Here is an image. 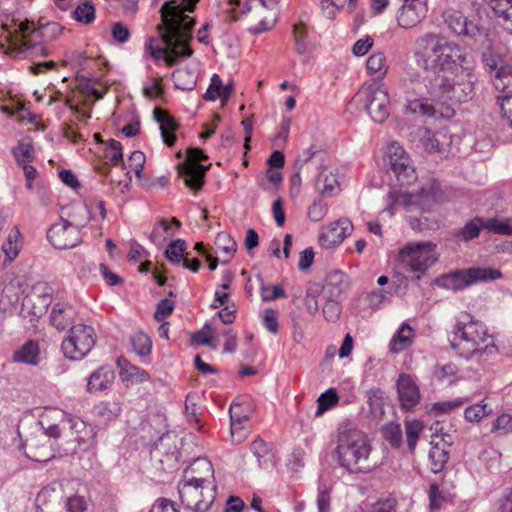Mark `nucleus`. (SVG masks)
Masks as SVG:
<instances>
[{
	"instance_id": "nucleus-1",
	"label": "nucleus",
	"mask_w": 512,
	"mask_h": 512,
	"mask_svg": "<svg viewBox=\"0 0 512 512\" xmlns=\"http://www.w3.org/2000/svg\"><path fill=\"white\" fill-rule=\"evenodd\" d=\"M163 23L162 41L165 47H154L156 41L150 38L146 50L155 60H164L167 66H173L179 59L192 56L193 50L189 44L192 40V29L195 20L188 14H184L183 7L175 1H168L161 7Z\"/></svg>"
},
{
	"instance_id": "nucleus-2",
	"label": "nucleus",
	"mask_w": 512,
	"mask_h": 512,
	"mask_svg": "<svg viewBox=\"0 0 512 512\" xmlns=\"http://www.w3.org/2000/svg\"><path fill=\"white\" fill-rule=\"evenodd\" d=\"M416 61L428 75L447 74L458 68L470 69L472 56L460 45L435 33H426L415 41Z\"/></svg>"
},
{
	"instance_id": "nucleus-3",
	"label": "nucleus",
	"mask_w": 512,
	"mask_h": 512,
	"mask_svg": "<svg viewBox=\"0 0 512 512\" xmlns=\"http://www.w3.org/2000/svg\"><path fill=\"white\" fill-rule=\"evenodd\" d=\"M451 333V347L466 359L497 351L486 325L467 312L460 313Z\"/></svg>"
},
{
	"instance_id": "nucleus-4",
	"label": "nucleus",
	"mask_w": 512,
	"mask_h": 512,
	"mask_svg": "<svg viewBox=\"0 0 512 512\" xmlns=\"http://www.w3.org/2000/svg\"><path fill=\"white\" fill-rule=\"evenodd\" d=\"M370 452V444L362 431L352 428L339 430L336 454L341 467L351 473L370 471Z\"/></svg>"
},
{
	"instance_id": "nucleus-5",
	"label": "nucleus",
	"mask_w": 512,
	"mask_h": 512,
	"mask_svg": "<svg viewBox=\"0 0 512 512\" xmlns=\"http://www.w3.org/2000/svg\"><path fill=\"white\" fill-rule=\"evenodd\" d=\"M424 86L429 99L441 106L450 107L471 100L475 94L470 76L455 80L447 74L427 75Z\"/></svg>"
},
{
	"instance_id": "nucleus-6",
	"label": "nucleus",
	"mask_w": 512,
	"mask_h": 512,
	"mask_svg": "<svg viewBox=\"0 0 512 512\" xmlns=\"http://www.w3.org/2000/svg\"><path fill=\"white\" fill-rule=\"evenodd\" d=\"M15 30L10 33L7 41L12 53L21 54L26 50L34 48L38 43L51 42L56 40L62 33L63 28L57 22H48L36 26L32 20L15 22Z\"/></svg>"
},
{
	"instance_id": "nucleus-7",
	"label": "nucleus",
	"mask_w": 512,
	"mask_h": 512,
	"mask_svg": "<svg viewBox=\"0 0 512 512\" xmlns=\"http://www.w3.org/2000/svg\"><path fill=\"white\" fill-rule=\"evenodd\" d=\"M350 107H361L376 123H383L390 114V97L379 82L365 83L352 97Z\"/></svg>"
},
{
	"instance_id": "nucleus-8",
	"label": "nucleus",
	"mask_w": 512,
	"mask_h": 512,
	"mask_svg": "<svg viewBox=\"0 0 512 512\" xmlns=\"http://www.w3.org/2000/svg\"><path fill=\"white\" fill-rule=\"evenodd\" d=\"M436 248L431 241L409 242L399 250V263L404 270L417 273V279H420L437 262Z\"/></svg>"
},
{
	"instance_id": "nucleus-9",
	"label": "nucleus",
	"mask_w": 512,
	"mask_h": 512,
	"mask_svg": "<svg viewBox=\"0 0 512 512\" xmlns=\"http://www.w3.org/2000/svg\"><path fill=\"white\" fill-rule=\"evenodd\" d=\"M97 335L94 327L87 324H75L70 327L61 343L65 358L80 361L94 348Z\"/></svg>"
},
{
	"instance_id": "nucleus-10",
	"label": "nucleus",
	"mask_w": 512,
	"mask_h": 512,
	"mask_svg": "<svg viewBox=\"0 0 512 512\" xmlns=\"http://www.w3.org/2000/svg\"><path fill=\"white\" fill-rule=\"evenodd\" d=\"M384 165L390 178L394 177L396 185H411L417 180V173L409 154L396 142L387 147Z\"/></svg>"
},
{
	"instance_id": "nucleus-11",
	"label": "nucleus",
	"mask_w": 512,
	"mask_h": 512,
	"mask_svg": "<svg viewBox=\"0 0 512 512\" xmlns=\"http://www.w3.org/2000/svg\"><path fill=\"white\" fill-rule=\"evenodd\" d=\"M498 269L490 267H471L460 269L444 275L438 279V284L451 290H462L478 281H491L502 278Z\"/></svg>"
},
{
	"instance_id": "nucleus-12",
	"label": "nucleus",
	"mask_w": 512,
	"mask_h": 512,
	"mask_svg": "<svg viewBox=\"0 0 512 512\" xmlns=\"http://www.w3.org/2000/svg\"><path fill=\"white\" fill-rule=\"evenodd\" d=\"M178 493L183 506L195 512H206L215 499V487H203L186 479L179 482Z\"/></svg>"
},
{
	"instance_id": "nucleus-13",
	"label": "nucleus",
	"mask_w": 512,
	"mask_h": 512,
	"mask_svg": "<svg viewBox=\"0 0 512 512\" xmlns=\"http://www.w3.org/2000/svg\"><path fill=\"white\" fill-rule=\"evenodd\" d=\"M482 229H487L500 235L512 234V218L498 219L483 217H474L468 221L462 228L456 230L453 235L459 241L468 242L477 238Z\"/></svg>"
},
{
	"instance_id": "nucleus-14",
	"label": "nucleus",
	"mask_w": 512,
	"mask_h": 512,
	"mask_svg": "<svg viewBox=\"0 0 512 512\" xmlns=\"http://www.w3.org/2000/svg\"><path fill=\"white\" fill-rule=\"evenodd\" d=\"M47 239L56 249H71L82 241L78 225L64 219L50 226Z\"/></svg>"
},
{
	"instance_id": "nucleus-15",
	"label": "nucleus",
	"mask_w": 512,
	"mask_h": 512,
	"mask_svg": "<svg viewBox=\"0 0 512 512\" xmlns=\"http://www.w3.org/2000/svg\"><path fill=\"white\" fill-rule=\"evenodd\" d=\"M207 158L200 148H191L187 151V164L181 168L180 174L189 188L199 190L203 186L208 167L201 165L200 162Z\"/></svg>"
},
{
	"instance_id": "nucleus-16",
	"label": "nucleus",
	"mask_w": 512,
	"mask_h": 512,
	"mask_svg": "<svg viewBox=\"0 0 512 512\" xmlns=\"http://www.w3.org/2000/svg\"><path fill=\"white\" fill-rule=\"evenodd\" d=\"M397 397L402 410L411 411L421 401V391L414 376L401 373L396 381Z\"/></svg>"
},
{
	"instance_id": "nucleus-17",
	"label": "nucleus",
	"mask_w": 512,
	"mask_h": 512,
	"mask_svg": "<svg viewBox=\"0 0 512 512\" xmlns=\"http://www.w3.org/2000/svg\"><path fill=\"white\" fill-rule=\"evenodd\" d=\"M445 23L451 33L457 36H465L475 41L485 36V29L471 21L459 11L450 10L444 14Z\"/></svg>"
},
{
	"instance_id": "nucleus-18",
	"label": "nucleus",
	"mask_w": 512,
	"mask_h": 512,
	"mask_svg": "<svg viewBox=\"0 0 512 512\" xmlns=\"http://www.w3.org/2000/svg\"><path fill=\"white\" fill-rule=\"evenodd\" d=\"M353 230L352 222L347 218H340L338 221L328 225L319 236L320 245L330 249L343 242Z\"/></svg>"
},
{
	"instance_id": "nucleus-19",
	"label": "nucleus",
	"mask_w": 512,
	"mask_h": 512,
	"mask_svg": "<svg viewBox=\"0 0 512 512\" xmlns=\"http://www.w3.org/2000/svg\"><path fill=\"white\" fill-rule=\"evenodd\" d=\"M214 469L206 458H197L184 470L183 479L203 485V487H215L212 484Z\"/></svg>"
},
{
	"instance_id": "nucleus-20",
	"label": "nucleus",
	"mask_w": 512,
	"mask_h": 512,
	"mask_svg": "<svg viewBox=\"0 0 512 512\" xmlns=\"http://www.w3.org/2000/svg\"><path fill=\"white\" fill-rule=\"evenodd\" d=\"M24 447L26 449L25 456L34 462L47 463L55 457L50 441L38 435H33L27 439Z\"/></svg>"
},
{
	"instance_id": "nucleus-21",
	"label": "nucleus",
	"mask_w": 512,
	"mask_h": 512,
	"mask_svg": "<svg viewBox=\"0 0 512 512\" xmlns=\"http://www.w3.org/2000/svg\"><path fill=\"white\" fill-rule=\"evenodd\" d=\"M428 11L427 2L402 3L397 15V22L404 29H411L418 25Z\"/></svg>"
},
{
	"instance_id": "nucleus-22",
	"label": "nucleus",
	"mask_w": 512,
	"mask_h": 512,
	"mask_svg": "<svg viewBox=\"0 0 512 512\" xmlns=\"http://www.w3.org/2000/svg\"><path fill=\"white\" fill-rule=\"evenodd\" d=\"M411 203L419 205L423 210H430L432 205L443 200L440 183L435 179L428 180L417 194L410 196Z\"/></svg>"
},
{
	"instance_id": "nucleus-23",
	"label": "nucleus",
	"mask_w": 512,
	"mask_h": 512,
	"mask_svg": "<svg viewBox=\"0 0 512 512\" xmlns=\"http://www.w3.org/2000/svg\"><path fill=\"white\" fill-rule=\"evenodd\" d=\"M77 316L76 308L66 302H57L53 305L50 313V323L58 331H64L75 325Z\"/></svg>"
},
{
	"instance_id": "nucleus-24",
	"label": "nucleus",
	"mask_w": 512,
	"mask_h": 512,
	"mask_svg": "<svg viewBox=\"0 0 512 512\" xmlns=\"http://www.w3.org/2000/svg\"><path fill=\"white\" fill-rule=\"evenodd\" d=\"M349 286V277L340 270H333L328 273L325 284L322 287L323 297L343 300V296L348 291Z\"/></svg>"
},
{
	"instance_id": "nucleus-25",
	"label": "nucleus",
	"mask_w": 512,
	"mask_h": 512,
	"mask_svg": "<svg viewBox=\"0 0 512 512\" xmlns=\"http://www.w3.org/2000/svg\"><path fill=\"white\" fill-rule=\"evenodd\" d=\"M115 380V372L112 366L102 365L89 376L87 381V391L97 393L111 388Z\"/></svg>"
},
{
	"instance_id": "nucleus-26",
	"label": "nucleus",
	"mask_w": 512,
	"mask_h": 512,
	"mask_svg": "<svg viewBox=\"0 0 512 512\" xmlns=\"http://www.w3.org/2000/svg\"><path fill=\"white\" fill-rule=\"evenodd\" d=\"M492 83L500 93L497 96L499 105L506 97H512V66L509 64L501 65L496 74L492 75Z\"/></svg>"
},
{
	"instance_id": "nucleus-27",
	"label": "nucleus",
	"mask_w": 512,
	"mask_h": 512,
	"mask_svg": "<svg viewBox=\"0 0 512 512\" xmlns=\"http://www.w3.org/2000/svg\"><path fill=\"white\" fill-rule=\"evenodd\" d=\"M154 117L160 124L161 136L164 143L172 147L175 144L176 136L175 131L178 129L177 122L163 109L155 108Z\"/></svg>"
},
{
	"instance_id": "nucleus-28",
	"label": "nucleus",
	"mask_w": 512,
	"mask_h": 512,
	"mask_svg": "<svg viewBox=\"0 0 512 512\" xmlns=\"http://www.w3.org/2000/svg\"><path fill=\"white\" fill-rule=\"evenodd\" d=\"M250 450L256 457L258 466L262 469H272L275 466V455L272 445L261 438H256L250 445Z\"/></svg>"
},
{
	"instance_id": "nucleus-29",
	"label": "nucleus",
	"mask_w": 512,
	"mask_h": 512,
	"mask_svg": "<svg viewBox=\"0 0 512 512\" xmlns=\"http://www.w3.org/2000/svg\"><path fill=\"white\" fill-rule=\"evenodd\" d=\"M315 186L325 196H332L340 191V183L335 174V169L328 166L323 167L316 179Z\"/></svg>"
},
{
	"instance_id": "nucleus-30",
	"label": "nucleus",
	"mask_w": 512,
	"mask_h": 512,
	"mask_svg": "<svg viewBox=\"0 0 512 512\" xmlns=\"http://www.w3.org/2000/svg\"><path fill=\"white\" fill-rule=\"evenodd\" d=\"M449 456V447L442 440L440 442H431V449L429 451L431 471L435 474L442 472L449 460Z\"/></svg>"
},
{
	"instance_id": "nucleus-31",
	"label": "nucleus",
	"mask_w": 512,
	"mask_h": 512,
	"mask_svg": "<svg viewBox=\"0 0 512 512\" xmlns=\"http://www.w3.org/2000/svg\"><path fill=\"white\" fill-rule=\"evenodd\" d=\"M413 331L410 325L403 323L390 342V352L397 354L412 344Z\"/></svg>"
},
{
	"instance_id": "nucleus-32",
	"label": "nucleus",
	"mask_w": 512,
	"mask_h": 512,
	"mask_svg": "<svg viewBox=\"0 0 512 512\" xmlns=\"http://www.w3.org/2000/svg\"><path fill=\"white\" fill-rule=\"evenodd\" d=\"M49 301V295L40 296L33 294L25 296L22 302V308L28 309V313L31 314L32 316L41 317L45 313Z\"/></svg>"
},
{
	"instance_id": "nucleus-33",
	"label": "nucleus",
	"mask_w": 512,
	"mask_h": 512,
	"mask_svg": "<svg viewBox=\"0 0 512 512\" xmlns=\"http://www.w3.org/2000/svg\"><path fill=\"white\" fill-rule=\"evenodd\" d=\"M13 359L15 362L36 365L39 359L38 344L35 341H29L25 343L19 350L14 353Z\"/></svg>"
},
{
	"instance_id": "nucleus-34",
	"label": "nucleus",
	"mask_w": 512,
	"mask_h": 512,
	"mask_svg": "<svg viewBox=\"0 0 512 512\" xmlns=\"http://www.w3.org/2000/svg\"><path fill=\"white\" fill-rule=\"evenodd\" d=\"M413 104L417 105V107L422 115L429 116V117L441 116L444 118H451L455 114L454 109L452 107H450L449 105L441 106L437 103H435V105H433V104L418 102V101L414 102Z\"/></svg>"
},
{
	"instance_id": "nucleus-35",
	"label": "nucleus",
	"mask_w": 512,
	"mask_h": 512,
	"mask_svg": "<svg viewBox=\"0 0 512 512\" xmlns=\"http://www.w3.org/2000/svg\"><path fill=\"white\" fill-rule=\"evenodd\" d=\"M172 79H173L175 88L182 90V91L194 89V87L196 86V83H197V78H196L195 74L193 72H191L187 69H183V68L176 69L172 73Z\"/></svg>"
},
{
	"instance_id": "nucleus-36",
	"label": "nucleus",
	"mask_w": 512,
	"mask_h": 512,
	"mask_svg": "<svg viewBox=\"0 0 512 512\" xmlns=\"http://www.w3.org/2000/svg\"><path fill=\"white\" fill-rule=\"evenodd\" d=\"M424 429V424L420 420H411L405 422L406 442L410 453H414L417 441Z\"/></svg>"
},
{
	"instance_id": "nucleus-37",
	"label": "nucleus",
	"mask_w": 512,
	"mask_h": 512,
	"mask_svg": "<svg viewBox=\"0 0 512 512\" xmlns=\"http://www.w3.org/2000/svg\"><path fill=\"white\" fill-rule=\"evenodd\" d=\"M366 68L370 74L379 73L381 77H384L388 69L385 54L381 51L371 54L367 59Z\"/></svg>"
},
{
	"instance_id": "nucleus-38",
	"label": "nucleus",
	"mask_w": 512,
	"mask_h": 512,
	"mask_svg": "<svg viewBox=\"0 0 512 512\" xmlns=\"http://www.w3.org/2000/svg\"><path fill=\"white\" fill-rule=\"evenodd\" d=\"M186 242L181 239L172 241L165 250L166 258L173 264L180 265L184 260Z\"/></svg>"
},
{
	"instance_id": "nucleus-39",
	"label": "nucleus",
	"mask_w": 512,
	"mask_h": 512,
	"mask_svg": "<svg viewBox=\"0 0 512 512\" xmlns=\"http://www.w3.org/2000/svg\"><path fill=\"white\" fill-rule=\"evenodd\" d=\"M19 238L20 232L15 228L9 233L6 241L2 245V251L9 262L13 261L19 254Z\"/></svg>"
},
{
	"instance_id": "nucleus-40",
	"label": "nucleus",
	"mask_w": 512,
	"mask_h": 512,
	"mask_svg": "<svg viewBox=\"0 0 512 512\" xmlns=\"http://www.w3.org/2000/svg\"><path fill=\"white\" fill-rule=\"evenodd\" d=\"M133 350L141 357L148 356L151 353L152 341L150 337L143 332H136L131 337Z\"/></svg>"
},
{
	"instance_id": "nucleus-41",
	"label": "nucleus",
	"mask_w": 512,
	"mask_h": 512,
	"mask_svg": "<svg viewBox=\"0 0 512 512\" xmlns=\"http://www.w3.org/2000/svg\"><path fill=\"white\" fill-rule=\"evenodd\" d=\"M482 63L486 72H488L491 76L496 74L501 65H507L504 63L502 57L495 53L491 48H487L485 51H483Z\"/></svg>"
},
{
	"instance_id": "nucleus-42",
	"label": "nucleus",
	"mask_w": 512,
	"mask_h": 512,
	"mask_svg": "<svg viewBox=\"0 0 512 512\" xmlns=\"http://www.w3.org/2000/svg\"><path fill=\"white\" fill-rule=\"evenodd\" d=\"M74 19L83 24H90L95 20V7L90 1H86L73 11Z\"/></svg>"
},
{
	"instance_id": "nucleus-43",
	"label": "nucleus",
	"mask_w": 512,
	"mask_h": 512,
	"mask_svg": "<svg viewBox=\"0 0 512 512\" xmlns=\"http://www.w3.org/2000/svg\"><path fill=\"white\" fill-rule=\"evenodd\" d=\"M325 299V304L323 306V315L325 319L329 322H335L338 320L342 308H341V301L342 299L339 298H330V297H323Z\"/></svg>"
},
{
	"instance_id": "nucleus-44",
	"label": "nucleus",
	"mask_w": 512,
	"mask_h": 512,
	"mask_svg": "<svg viewBox=\"0 0 512 512\" xmlns=\"http://www.w3.org/2000/svg\"><path fill=\"white\" fill-rule=\"evenodd\" d=\"M306 35V27L303 23H299L293 26L295 49L300 55H305L309 52V44L306 40Z\"/></svg>"
},
{
	"instance_id": "nucleus-45",
	"label": "nucleus",
	"mask_w": 512,
	"mask_h": 512,
	"mask_svg": "<svg viewBox=\"0 0 512 512\" xmlns=\"http://www.w3.org/2000/svg\"><path fill=\"white\" fill-rule=\"evenodd\" d=\"M215 245L218 250L232 257L237 249L236 241L226 232H220L215 239Z\"/></svg>"
},
{
	"instance_id": "nucleus-46",
	"label": "nucleus",
	"mask_w": 512,
	"mask_h": 512,
	"mask_svg": "<svg viewBox=\"0 0 512 512\" xmlns=\"http://www.w3.org/2000/svg\"><path fill=\"white\" fill-rule=\"evenodd\" d=\"M338 402V395L333 388L328 389L322 393L317 400L316 416H320L325 411L336 405Z\"/></svg>"
},
{
	"instance_id": "nucleus-47",
	"label": "nucleus",
	"mask_w": 512,
	"mask_h": 512,
	"mask_svg": "<svg viewBox=\"0 0 512 512\" xmlns=\"http://www.w3.org/2000/svg\"><path fill=\"white\" fill-rule=\"evenodd\" d=\"M105 157L114 166L123 164L122 145L119 141L110 139L106 148Z\"/></svg>"
},
{
	"instance_id": "nucleus-48",
	"label": "nucleus",
	"mask_w": 512,
	"mask_h": 512,
	"mask_svg": "<svg viewBox=\"0 0 512 512\" xmlns=\"http://www.w3.org/2000/svg\"><path fill=\"white\" fill-rule=\"evenodd\" d=\"M490 412L491 410H488L486 404L478 403L467 407L464 411V417L468 422H479Z\"/></svg>"
},
{
	"instance_id": "nucleus-49",
	"label": "nucleus",
	"mask_w": 512,
	"mask_h": 512,
	"mask_svg": "<svg viewBox=\"0 0 512 512\" xmlns=\"http://www.w3.org/2000/svg\"><path fill=\"white\" fill-rule=\"evenodd\" d=\"M499 12L495 13V17L503 27V29L512 34V4H500Z\"/></svg>"
},
{
	"instance_id": "nucleus-50",
	"label": "nucleus",
	"mask_w": 512,
	"mask_h": 512,
	"mask_svg": "<svg viewBox=\"0 0 512 512\" xmlns=\"http://www.w3.org/2000/svg\"><path fill=\"white\" fill-rule=\"evenodd\" d=\"M384 438L392 447L398 448L402 443V430L399 424L390 423L383 429Z\"/></svg>"
},
{
	"instance_id": "nucleus-51",
	"label": "nucleus",
	"mask_w": 512,
	"mask_h": 512,
	"mask_svg": "<svg viewBox=\"0 0 512 512\" xmlns=\"http://www.w3.org/2000/svg\"><path fill=\"white\" fill-rule=\"evenodd\" d=\"M230 421H231V434L234 436L236 425H241L243 422L248 420V415L241 409V405L237 402H232L229 409Z\"/></svg>"
},
{
	"instance_id": "nucleus-52",
	"label": "nucleus",
	"mask_w": 512,
	"mask_h": 512,
	"mask_svg": "<svg viewBox=\"0 0 512 512\" xmlns=\"http://www.w3.org/2000/svg\"><path fill=\"white\" fill-rule=\"evenodd\" d=\"M120 412H121V408H120L119 404L116 402H105V403H101L98 406V414L105 421H110L112 419H115L117 416H119Z\"/></svg>"
},
{
	"instance_id": "nucleus-53",
	"label": "nucleus",
	"mask_w": 512,
	"mask_h": 512,
	"mask_svg": "<svg viewBox=\"0 0 512 512\" xmlns=\"http://www.w3.org/2000/svg\"><path fill=\"white\" fill-rule=\"evenodd\" d=\"M429 501L431 509H439L447 501V495L439 489L437 483H431L429 487Z\"/></svg>"
},
{
	"instance_id": "nucleus-54",
	"label": "nucleus",
	"mask_w": 512,
	"mask_h": 512,
	"mask_svg": "<svg viewBox=\"0 0 512 512\" xmlns=\"http://www.w3.org/2000/svg\"><path fill=\"white\" fill-rule=\"evenodd\" d=\"M465 402V398L436 402L433 404V410L442 414H448L463 406Z\"/></svg>"
},
{
	"instance_id": "nucleus-55",
	"label": "nucleus",
	"mask_w": 512,
	"mask_h": 512,
	"mask_svg": "<svg viewBox=\"0 0 512 512\" xmlns=\"http://www.w3.org/2000/svg\"><path fill=\"white\" fill-rule=\"evenodd\" d=\"M65 507L68 512H84L87 510L88 502L84 496L75 494L66 499Z\"/></svg>"
},
{
	"instance_id": "nucleus-56",
	"label": "nucleus",
	"mask_w": 512,
	"mask_h": 512,
	"mask_svg": "<svg viewBox=\"0 0 512 512\" xmlns=\"http://www.w3.org/2000/svg\"><path fill=\"white\" fill-rule=\"evenodd\" d=\"M204 99L208 101H215L217 99L222 100L221 77L218 74H214L211 77V82L208 89L206 90Z\"/></svg>"
},
{
	"instance_id": "nucleus-57",
	"label": "nucleus",
	"mask_w": 512,
	"mask_h": 512,
	"mask_svg": "<svg viewBox=\"0 0 512 512\" xmlns=\"http://www.w3.org/2000/svg\"><path fill=\"white\" fill-rule=\"evenodd\" d=\"M492 431H499L501 434L512 433V413H503L493 423Z\"/></svg>"
},
{
	"instance_id": "nucleus-58",
	"label": "nucleus",
	"mask_w": 512,
	"mask_h": 512,
	"mask_svg": "<svg viewBox=\"0 0 512 512\" xmlns=\"http://www.w3.org/2000/svg\"><path fill=\"white\" fill-rule=\"evenodd\" d=\"M410 226L415 231L430 230L438 227L435 220H430L429 217L421 215L420 217H410Z\"/></svg>"
},
{
	"instance_id": "nucleus-59",
	"label": "nucleus",
	"mask_w": 512,
	"mask_h": 512,
	"mask_svg": "<svg viewBox=\"0 0 512 512\" xmlns=\"http://www.w3.org/2000/svg\"><path fill=\"white\" fill-rule=\"evenodd\" d=\"M262 300L265 302L274 301L279 298H285V291L278 285L273 286H261L260 289Z\"/></svg>"
},
{
	"instance_id": "nucleus-60",
	"label": "nucleus",
	"mask_w": 512,
	"mask_h": 512,
	"mask_svg": "<svg viewBox=\"0 0 512 512\" xmlns=\"http://www.w3.org/2000/svg\"><path fill=\"white\" fill-rule=\"evenodd\" d=\"M13 154L18 163H24L33 159V147L29 143L20 142L14 149Z\"/></svg>"
},
{
	"instance_id": "nucleus-61",
	"label": "nucleus",
	"mask_w": 512,
	"mask_h": 512,
	"mask_svg": "<svg viewBox=\"0 0 512 512\" xmlns=\"http://www.w3.org/2000/svg\"><path fill=\"white\" fill-rule=\"evenodd\" d=\"M174 310V302L169 299H162L156 307L154 319L157 322L165 320Z\"/></svg>"
},
{
	"instance_id": "nucleus-62",
	"label": "nucleus",
	"mask_w": 512,
	"mask_h": 512,
	"mask_svg": "<svg viewBox=\"0 0 512 512\" xmlns=\"http://www.w3.org/2000/svg\"><path fill=\"white\" fill-rule=\"evenodd\" d=\"M327 212V204L322 200H315L308 208V217L314 222L324 218Z\"/></svg>"
},
{
	"instance_id": "nucleus-63",
	"label": "nucleus",
	"mask_w": 512,
	"mask_h": 512,
	"mask_svg": "<svg viewBox=\"0 0 512 512\" xmlns=\"http://www.w3.org/2000/svg\"><path fill=\"white\" fill-rule=\"evenodd\" d=\"M129 167L135 172L138 178L141 177V173L145 164V155L141 151H133L128 159Z\"/></svg>"
},
{
	"instance_id": "nucleus-64",
	"label": "nucleus",
	"mask_w": 512,
	"mask_h": 512,
	"mask_svg": "<svg viewBox=\"0 0 512 512\" xmlns=\"http://www.w3.org/2000/svg\"><path fill=\"white\" fill-rule=\"evenodd\" d=\"M397 500L394 497H387L378 500L372 507L371 512H396Z\"/></svg>"
}]
</instances>
